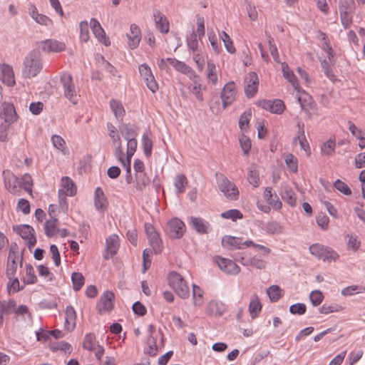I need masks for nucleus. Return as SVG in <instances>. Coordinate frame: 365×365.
Returning a JSON list of instances; mask_svg holds the SVG:
<instances>
[{
  "label": "nucleus",
  "mask_w": 365,
  "mask_h": 365,
  "mask_svg": "<svg viewBox=\"0 0 365 365\" xmlns=\"http://www.w3.org/2000/svg\"><path fill=\"white\" fill-rule=\"evenodd\" d=\"M128 39V46L131 49L137 48L141 39V31L140 28L135 24H131L130 32L127 34Z\"/></svg>",
  "instance_id": "nucleus-23"
},
{
  "label": "nucleus",
  "mask_w": 365,
  "mask_h": 365,
  "mask_svg": "<svg viewBox=\"0 0 365 365\" xmlns=\"http://www.w3.org/2000/svg\"><path fill=\"white\" fill-rule=\"evenodd\" d=\"M304 98L297 97V101L300 105L301 109L307 115L308 118L312 119L314 115H319L317 106L312 98L303 91Z\"/></svg>",
  "instance_id": "nucleus-6"
},
{
  "label": "nucleus",
  "mask_w": 365,
  "mask_h": 365,
  "mask_svg": "<svg viewBox=\"0 0 365 365\" xmlns=\"http://www.w3.org/2000/svg\"><path fill=\"white\" fill-rule=\"evenodd\" d=\"M33 180L29 174H24L19 178V189L23 188L32 196Z\"/></svg>",
  "instance_id": "nucleus-39"
},
{
  "label": "nucleus",
  "mask_w": 365,
  "mask_h": 365,
  "mask_svg": "<svg viewBox=\"0 0 365 365\" xmlns=\"http://www.w3.org/2000/svg\"><path fill=\"white\" fill-rule=\"evenodd\" d=\"M222 245L227 249H242V243L240 238L225 236L222 239Z\"/></svg>",
  "instance_id": "nucleus-36"
},
{
  "label": "nucleus",
  "mask_w": 365,
  "mask_h": 365,
  "mask_svg": "<svg viewBox=\"0 0 365 365\" xmlns=\"http://www.w3.org/2000/svg\"><path fill=\"white\" fill-rule=\"evenodd\" d=\"M192 83L189 86L190 91L200 101H203L202 90L201 80L198 76V78L192 79Z\"/></svg>",
  "instance_id": "nucleus-43"
},
{
  "label": "nucleus",
  "mask_w": 365,
  "mask_h": 365,
  "mask_svg": "<svg viewBox=\"0 0 365 365\" xmlns=\"http://www.w3.org/2000/svg\"><path fill=\"white\" fill-rule=\"evenodd\" d=\"M220 37L224 43L225 47L227 52H229L230 53H235L236 49L233 46L232 40L231 39L230 36L225 31H222Z\"/></svg>",
  "instance_id": "nucleus-57"
},
{
  "label": "nucleus",
  "mask_w": 365,
  "mask_h": 365,
  "mask_svg": "<svg viewBox=\"0 0 365 365\" xmlns=\"http://www.w3.org/2000/svg\"><path fill=\"white\" fill-rule=\"evenodd\" d=\"M110 106L117 120H122L125 114V110L122 103L119 101L112 99L110 101Z\"/></svg>",
  "instance_id": "nucleus-38"
},
{
  "label": "nucleus",
  "mask_w": 365,
  "mask_h": 365,
  "mask_svg": "<svg viewBox=\"0 0 365 365\" xmlns=\"http://www.w3.org/2000/svg\"><path fill=\"white\" fill-rule=\"evenodd\" d=\"M127 141L128 143L126 155L127 161L129 163L131 162V158L133 157L136 150L138 143L135 138L127 139Z\"/></svg>",
  "instance_id": "nucleus-55"
},
{
  "label": "nucleus",
  "mask_w": 365,
  "mask_h": 365,
  "mask_svg": "<svg viewBox=\"0 0 365 365\" xmlns=\"http://www.w3.org/2000/svg\"><path fill=\"white\" fill-rule=\"evenodd\" d=\"M0 117L8 123L16 121L18 116L14 105L9 103H2L0 106Z\"/></svg>",
  "instance_id": "nucleus-17"
},
{
  "label": "nucleus",
  "mask_w": 365,
  "mask_h": 365,
  "mask_svg": "<svg viewBox=\"0 0 365 365\" xmlns=\"http://www.w3.org/2000/svg\"><path fill=\"white\" fill-rule=\"evenodd\" d=\"M203 294L202 289L195 284H192V299L195 306L200 307L203 304Z\"/></svg>",
  "instance_id": "nucleus-45"
},
{
  "label": "nucleus",
  "mask_w": 365,
  "mask_h": 365,
  "mask_svg": "<svg viewBox=\"0 0 365 365\" xmlns=\"http://www.w3.org/2000/svg\"><path fill=\"white\" fill-rule=\"evenodd\" d=\"M33 232V228L27 225H21L17 228L18 234L22 238L28 240V245L29 247L34 246L36 242V240Z\"/></svg>",
  "instance_id": "nucleus-25"
},
{
  "label": "nucleus",
  "mask_w": 365,
  "mask_h": 365,
  "mask_svg": "<svg viewBox=\"0 0 365 365\" xmlns=\"http://www.w3.org/2000/svg\"><path fill=\"white\" fill-rule=\"evenodd\" d=\"M282 198L291 207L296 205L297 197L294 191L288 185H284L282 187Z\"/></svg>",
  "instance_id": "nucleus-32"
},
{
  "label": "nucleus",
  "mask_w": 365,
  "mask_h": 365,
  "mask_svg": "<svg viewBox=\"0 0 365 365\" xmlns=\"http://www.w3.org/2000/svg\"><path fill=\"white\" fill-rule=\"evenodd\" d=\"M297 128H298V138H299V143L300 145L301 148L304 150L305 152L310 153V147L309 145V143L306 139L305 133H304V123L299 121L297 123Z\"/></svg>",
  "instance_id": "nucleus-35"
},
{
  "label": "nucleus",
  "mask_w": 365,
  "mask_h": 365,
  "mask_svg": "<svg viewBox=\"0 0 365 365\" xmlns=\"http://www.w3.org/2000/svg\"><path fill=\"white\" fill-rule=\"evenodd\" d=\"M221 216L222 218L230 219L232 221H236L237 219L243 218L242 213L237 209H232L225 211L221 214Z\"/></svg>",
  "instance_id": "nucleus-59"
},
{
  "label": "nucleus",
  "mask_w": 365,
  "mask_h": 365,
  "mask_svg": "<svg viewBox=\"0 0 365 365\" xmlns=\"http://www.w3.org/2000/svg\"><path fill=\"white\" fill-rule=\"evenodd\" d=\"M218 187L225 196L231 200H236L239 197V190L235 183L222 176L220 180Z\"/></svg>",
  "instance_id": "nucleus-7"
},
{
  "label": "nucleus",
  "mask_w": 365,
  "mask_h": 365,
  "mask_svg": "<svg viewBox=\"0 0 365 365\" xmlns=\"http://www.w3.org/2000/svg\"><path fill=\"white\" fill-rule=\"evenodd\" d=\"M9 281L7 284V289L9 294L16 293L23 289V287H20L19 280L16 275L14 277H7Z\"/></svg>",
  "instance_id": "nucleus-48"
},
{
  "label": "nucleus",
  "mask_w": 365,
  "mask_h": 365,
  "mask_svg": "<svg viewBox=\"0 0 365 365\" xmlns=\"http://www.w3.org/2000/svg\"><path fill=\"white\" fill-rule=\"evenodd\" d=\"M60 83L63 88V96L73 104H76L78 101V95L71 74L63 72L60 76Z\"/></svg>",
  "instance_id": "nucleus-4"
},
{
  "label": "nucleus",
  "mask_w": 365,
  "mask_h": 365,
  "mask_svg": "<svg viewBox=\"0 0 365 365\" xmlns=\"http://www.w3.org/2000/svg\"><path fill=\"white\" fill-rule=\"evenodd\" d=\"M262 309V304L260 303L259 299L257 294H253L251 297L250 304H249V312L250 313L251 317L252 319L256 318Z\"/></svg>",
  "instance_id": "nucleus-34"
},
{
  "label": "nucleus",
  "mask_w": 365,
  "mask_h": 365,
  "mask_svg": "<svg viewBox=\"0 0 365 365\" xmlns=\"http://www.w3.org/2000/svg\"><path fill=\"white\" fill-rule=\"evenodd\" d=\"M167 61L169 62V63L175 70L187 75L190 79L198 78V75L195 73V71L184 62L173 58H168Z\"/></svg>",
  "instance_id": "nucleus-15"
},
{
  "label": "nucleus",
  "mask_w": 365,
  "mask_h": 365,
  "mask_svg": "<svg viewBox=\"0 0 365 365\" xmlns=\"http://www.w3.org/2000/svg\"><path fill=\"white\" fill-rule=\"evenodd\" d=\"M335 149V141L331 139H329L324 143L322 147V153L326 155H331Z\"/></svg>",
  "instance_id": "nucleus-63"
},
{
  "label": "nucleus",
  "mask_w": 365,
  "mask_h": 365,
  "mask_svg": "<svg viewBox=\"0 0 365 365\" xmlns=\"http://www.w3.org/2000/svg\"><path fill=\"white\" fill-rule=\"evenodd\" d=\"M148 239L150 247L153 248V253L155 255L160 253L163 250V246L159 234L156 233L148 236Z\"/></svg>",
  "instance_id": "nucleus-37"
},
{
  "label": "nucleus",
  "mask_w": 365,
  "mask_h": 365,
  "mask_svg": "<svg viewBox=\"0 0 365 365\" xmlns=\"http://www.w3.org/2000/svg\"><path fill=\"white\" fill-rule=\"evenodd\" d=\"M0 79L8 86H13L15 84L14 73L11 66L0 64Z\"/></svg>",
  "instance_id": "nucleus-20"
},
{
  "label": "nucleus",
  "mask_w": 365,
  "mask_h": 365,
  "mask_svg": "<svg viewBox=\"0 0 365 365\" xmlns=\"http://www.w3.org/2000/svg\"><path fill=\"white\" fill-rule=\"evenodd\" d=\"M73 288L75 291H79L84 284L85 278L81 273L73 272L71 275Z\"/></svg>",
  "instance_id": "nucleus-47"
},
{
  "label": "nucleus",
  "mask_w": 365,
  "mask_h": 365,
  "mask_svg": "<svg viewBox=\"0 0 365 365\" xmlns=\"http://www.w3.org/2000/svg\"><path fill=\"white\" fill-rule=\"evenodd\" d=\"M168 284L175 293L182 299L190 296V289L183 277L176 272H171L168 276Z\"/></svg>",
  "instance_id": "nucleus-3"
},
{
  "label": "nucleus",
  "mask_w": 365,
  "mask_h": 365,
  "mask_svg": "<svg viewBox=\"0 0 365 365\" xmlns=\"http://www.w3.org/2000/svg\"><path fill=\"white\" fill-rule=\"evenodd\" d=\"M83 347L88 351H93L98 361L101 360L104 354V348L98 344L96 341V336L93 333L87 334L83 341Z\"/></svg>",
  "instance_id": "nucleus-8"
},
{
  "label": "nucleus",
  "mask_w": 365,
  "mask_h": 365,
  "mask_svg": "<svg viewBox=\"0 0 365 365\" xmlns=\"http://www.w3.org/2000/svg\"><path fill=\"white\" fill-rule=\"evenodd\" d=\"M37 282V277L35 274L34 269L30 264H26V278L24 282L28 284H33Z\"/></svg>",
  "instance_id": "nucleus-50"
},
{
  "label": "nucleus",
  "mask_w": 365,
  "mask_h": 365,
  "mask_svg": "<svg viewBox=\"0 0 365 365\" xmlns=\"http://www.w3.org/2000/svg\"><path fill=\"white\" fill-rule=\"evenodd\" d=\"M187 45L193 53H196L198 50V42L197 40V34L192 32L187 38Z\"/></svg>",
  "instance_id": "nucleus-64"
},
{
  "label": "nucleus",
  "mask_w": 365,
  "mask_h": 365,
  "mask_svg": "<svg viewBox=\"0 0 365 365\" xmlns=\"http://www.w3.org/2000/svg\"><path fill=\"white\" fill-rule=\"evenodd\" d=\"M262 229L265 230L268 234H279L282 230V227L275 221H270L267 223L262 224Z\"/></svg>",
  "instance_id": "nucleus-42"
},
{
  "label": "nucleus",
  "mask_w": 365,
  "mask_h": 365,
  "mask_svg": "<svg viewBox=\"0 0 365 365\" xmlns=\"http://www.w3.org/2000/svg\"><path fill=\"white\" fill-rule=\"evenodd\" d=\"M62 188L58 190L60 203L65 202L66 196H73L76 193V187L73 181L68 177L61 178Z\"/></svg>",
  "instance_id": "nucleus-10"
},
{
  "label": "nucleus",
  "mask_w": 365,
  "mask_h": 365,
  "mask_svg": "<svg viewBox=\"0 0 365 365\" xmlns=\"http://www.w3.org/2000/svg\"><path fill=\"white\" fill-rule=\"evenodd\" d=\"M189 222L191 227L200 234H206L211 230L210 223L201 217H190Z\"/></svg>",
  "instance_id": "nucleus-21"
},
{
  "label": "nucleus",
  "mask_w": 365,
  "mask_h": 365,
  "mask_svg": "<svg viewBox=\"0 0 365 365\" xmlns=\"http://www.w3.org/2000/svg\"><path fill=\"white\" fill-rule=\"evenodd\" d=\"M90 26L94 36L101 43L106 46L110 45V42L109 39L106 38L105 31L97 19L92 18L90 21Z\"/></svg>",
  "instance_id": "nucleus-19"
},
{
  "label": "nucleus",
  "mask_w": 365,
  "mask_h": 365,
  "mask_svg": "<svg viewBox=\"0 0 365 365\" xmlns=\"http://www.w3.org/2000/svg\"><path fill=\"white\" fill-rule=\"evenodd\" d=\"M119 247V238L117 235H111L106 239V259L112 258L116 253Z\"/></svg>",
  "instance_id": "nucleus-24"
},
{
  "label": "nucleus",
  "mask_w": 365,
  "mask_h": 365,
  "mask_svg": "<svg viewBox=\"0 0 365 365\" xmlns=\"http://www.w3.org/2000/svg\"><path fill=\"white\" fill-rule=\"evenodd\" d=\"M207 312L210 315L222 316L227 309L226 305L219 301H210L206 307Z\"/></svg>",
  "instance_id": "nucleus-27"
},
{
  "label": "nucleus",
  "mask_w": 365,
  "mask_h": 365,
  "mask_svg": "<svg viewBox=\"0 0 365 365\" xmlns=\"http://www.w3.org/2000/svg\"><path fill=\"white\" fill-rule=\"evenodd\" d=\"M135 187L138 190H142L150 183V179L144 173L136 174Z\"/></svg>",
  "instance_id": "nucleus-53"
},
{
  "label": "nucleus",
  "mask_w": 365,
  "mask_h": 365,
  "mask_svg": "<svg viewBox=\"0 0 365 365\" xmlns=\"http://www.w3.org/2000/svg\"><path fill=\"white\" fill-rule=\"evenodd\" d=\"M334 187L345 195H350L351 194V190L349 186L339 179L334 182Z\"/></svg>",
  "instance_id": "nucleus-62"
},
{
  "label": "nucleus",
  "mask_w": 365,
  "mask_h": 365,
  "mask_svg": "<svg viewBox=\"0 0 365 365\" xmlns=\"http://www.w3.org/2000/svg\"><path fill=\"white\" fill-rule=\"evenodd\" d=\"M94 205L96 209L99 212L105 211L108 206L107 198L100 187L95 190Z\"/></svg>",
  "instance_id": "nucleus-26"
},
{
  "label": "nucleus",
  "mask_w": 365,
  "mask_h": 365,
  "mask_svg": "<svg viewBox=\"0 0 365 365\" xmlns=\"http://www.w3.org/2000/svg\"><path fill=\"white\" fill-rule=\"evenodd\" d=\"M243 265L250 264L257 269H264L266 267V261L259 258L257 256H254L249 261L246 262H241Z\"/></svg>",
  "instance_id": "nucleus-58"
},
{
  "label": "nucleus",
  "mask_w": 365,
  "mask_h": 365,
  "mask_svg": "<svg viewBox=\"0 0 365 365\" xmlns=\"http://www.w3.org/2000/svg\"><path fill=\"white\" fill-rule=\"evenodd\" d=\"M4 179L6 188L9 192L20 195L19 178L11 173L4 171Z\"/></svg>",
  "instance_id": "nucleus-16"
},
{
  "label": "nucleus",
  "mask_w": 365,
  "mask_h": 365,
  "mask_svg": "<svg viewBox=\"0 0 365 365\" xmlns=\"http://www.w3.org/2000/svg\"><path fill=\"white\" fill-rule=\"evenodd\" d=\"M285 163L290 171L297 173L298 170V164L297 158L292 153L285 155Z\"/></svg>",
  "instance_id": "nucleus-54"
},
{
  "label": "nucleus",
  "mask_w": 365,
  "mask_h": 365,
  "mask_svg": "<svg viewBox=\"0 0 365 365\" xmlns=\"http://www.w3.org/2000/svg\"><path fill=\"white\" fill-rule=\"evenodd\" d=\"M150 135V132H145L143 135L142 138V145L143 148V152L144 154L148 158H149L151 155L153 150V141Z\"/></svg>",
  "instance_id": "nucleus-40"
},
{
  "label": "nucleus",
  "mask_w": 365,
  "mask_h": 365,
  "mask_svg": "<svg viewBox=\"0 0 365 365\" xmlns=\"http://www.w3.org/2000/svg\"><path fill=\"white\" fill-rule=\"evenodd\" d=\"M66 46L63 43L56 40H46L43 42L42 49L46 52H60L65 50Z\"/></svg>",
  "instance_id": "nucleus-31"
},
{
  "label": "nucleus",
  "mask_w": 365,
  "mask_h": 365,
  "mask_svg": "<svg viewBox=\"0 0 365 365\" xmlns=\"http://www.w3.org/2000/svg\"><path fill=\"white\" fill-rule=\"evenodd\" d=\"M120 130L125 140L136 138L138 135V128L133 125H123L122 127L120 128Z\"/></svg>",
  "instance_id": "nucleus-41"
},
{
  "label": "nucleus",
  "mask_w": 365,
  "mask_h": 365,
  "mask_svg": "<svg viewBox=\"0 0 365 365\" xmlns=\"http://www.w3.org/2000/svg\"><path fill=\"white\" fill-rule=\"evenodd\" d=\"M339 10L354 13L355 10V3L354 0H340Z\"/></svg>",
  "instance_id": "nucleus-61"
},
{
  "label": "nucleus",
  "mask_w": 365,
  "mask_h": 365,
  "mask_svg": "<svg viewBox=\"0 0 365 365\" xmlns=\"http://www.w3.org/2000/svg\"><path fill=\"white\" fill-rule=\"evenodd\" d=\"M331 65L333 64L327 60L324 59L321 61V66L326 76L331 81H334L336 80V76L334 74Z\"/></svg>",
  "instance_id": "nucleus-56"
},
{
  "label": "nucleus",
  "mask_w": 365,
  "mask_h": 365,
  "mask_svg": "<svg viewBox=\"0 0 365 365\" xmlns=\"http://www.w3.org/2000/svg\"><path fill=\"white\" fill-rule=\"evenodd\" d=\"M79 28L81 41L85 43L88 42L90 38L88 22L86 21H81L79 24Z\"/></svg>",
  "instance_id": "nucleus-60"
},
{
  "label": "nucleus",
  "mask_w": 365,
  "mask_h": 365,
  "mask_svg": "<svg viewBox=\"0 0 365 365\" xmlns=\"http://www.w3.org/2000/svg\"><path fill=\"white\" fill-rule=\"evenodd\" d=\"M153 16L157 29L161 33L167 34L169 31V22L165 15L156 10L153 13Z\"/></svg>",
  "instance_id": "nucleus-28"
},
{
  "label": "nucleus",
  "mask_w": 365,
  "mask_h": 365,
  "mask_svg": "<svg viewBox=\"0 0 365 365\" xmlns=\"http://www.w3.org/2000/svg\"><path fill=\"white\" fill-rule=\"evenodd\" d=\"M207 79L213 85H216L217 82V76L216 73V66L211 61H207Z\"/></svg>",
  "instance_id": "nucleus-51"
},
{
  "label": "nucleus",
  "mask_w": 365,
  "mask_h": 365,
  "mask_svg": "<svg viewBox=\"0 0 365 365\" xmlns=\"http://www.w3.org/2000/svg\"><path fill=\"white\" fill-rule=\"evenodd\" d=\"M43 68L41 55L39 51H31L24 58L23 63L22 75L24 78L35 77Z\"/></svg>",
  "instance_id": "nucleus-1"
},
{
  "label": "nucleus",
  "mask_w": 365,
  "mask_h": 365,
  "mask_svg": "<svg viewBox=\"0 0 365 365\" xmlns=\"http://www.w3.org/2000/svg\"><path fill=\"white\" fill-rule=\"evenodd\" d=\"M267 294L271 302H277L282 297V289L278 285H272L267 289Z\"/></svg>",
  "instance_id": "nucleus-44"
},
{
  "label": "nucleus",
  "mask_w": 365,
  "mask_h": 365,
  "mask_svg": "<svg viewBox=\"0 0 365 365\" xmlns=\"http://www.w3.org/2000/svg\"><path fill=\"white\" fill-rule=\"evenodd\" d=\"M252 116L250 110L245 111L240 117L239 127L241 130L246 131L248 128L249 123Z\"/></svg>",
  "instance_id": "nucleus-52"
},
{
  "label": "nucleus",
  "mask_w": 365,
  "mask_h": 365,
  "mask_svg": "<svg viewBox=\"0 0 365 365\" xmlns=\"http://www.w3.org/2000/svg\"><path fill=\"white\" fill-rule=\"evenodd\" d=\"M23 254L19 253V247L16 243H11L7 257L6 275L7 277H14L16 275L18 267L23 264Z\"/></svg>",
  "instance_id": "nucleus-2"
},
{
  "label": "nucleus",
  "mask_w": 365,
  "mask_h": 365,
  "mask_svg": "<svg viewBox=\"0 0 365 365\" xmlns=\"http://www.w3.org/2000/svg\"><path fill=\"white\" fill-rule=\"evenodd\" d=\"M139 73L148 89L155 93L158 89V86L150 68L146 63L141 64L139 66Z\"/></svg>",
  "instance_id": "nucleus-9"
},
{
  "label": "nucleus",
  "mask_w": 365,
  "mask_h": 365,
  "mask_svg": "<svg viewBox=\"0 0 365 365\" xmlns=\"http://www.w3.org/2000/svg\"><path fill=\"white\" fill-rule=\"evenodd\" d=\"M310 253L323 261H336L339 255L332 248L323 245L315 243L312 245L309 248Z\"/></svg>",
  "instance_id": "nucleus-5"
},
{
  "label": "nucleus",
  "mask_w": 365,
  "mask_h": 365,
  "mask_svg": "<svg viewBox=\"0 0 365 365\" xmlns=\"http://www.w3.org/2000/svg\"><path fill=\"white\" fill-rule=\"evenodd\" d=\"M259 105L263 109L276 114L282 113L285 109V105L283 101L279 99L274 101L263 100L259 102Z\"/></svg>",
  "instance_id": "nucleus-18"
},
{
  "label": "nucleus",
  "mask_w": 365,
  "mask_h": 365,
  "mask_svg": "<svg viewBox=\"0 0 365 365\" xmlns=\"http://www.w3.org/2000/svg\"><path fill=\"white\" fill-rule=\"evenodd\" d=\"M16 305V302L14 299L0 301V311L4 314H9L15 310Z\"/></svg>",
  "instance_id": "nucleus-46"
},
{
  "label": "nucleus",
  "mask_w": 365,
  "mask_h": 365,
  "mask_svg": "<svg viewBox=\"0 0 365 365\" xmlns=\"http://www.w3.org/2000/svg\"><path fill=\"white\" fill-rule=\"evenodd\" d=\"M236 96L235 84L233 81L226 83L221 92V98L223 108H225L231 105Z\"/></svg>",
  "instance_id": "nucleus-14"
},
{
  "label": "nucleus",
  "mask_w": 365,
  "mask_h": 365,
  "mask_svg": "<svg viewBox=\"0 0 365 365\" xmlns=\"http://www.w3.org/2000/svg\"><path fill=\"white\" fill-rule=\"evenodd\" d=\"M282 70L283 76L291 83L294 89L297 92L301 91V88L299 85L297 77L292 71H291L286 63H282Z\"/></svg>",
  "instance_id": "nucleus-29"
},
{
  "label": "nucleus",
  "mask_w": 365,
  "mask_h": 365,
  "mask_svg": "<svg viewBox=\"0 0 365 365\" xmlns=\"http://www.w3.org/2000/svg\"><path fill=\"white\" fill-rule=\"evenodd\" d=\"M214 261L220 269L226 274L236 275L240 272V267L232 260L216 256L214 257Z\"/></svg>",
  "instance_id": "nucleus-11"
},
{
  "label": "nucleus",
  "mask_w": 365,
  "mask_h": 365,
  "mask_svg": "<svg viewBox=\"0 0 365 365\" xmlns=\"http://www.w3.org/2000/svg\"><path fill=\"white\" fill-rule=\"evenodd\" d=\"M45 234L47 237H51L58 234V221L55 217L47 220L44 224Z\"/></svg>",
  "instance_id": "nucleus-30"
},
{
  "label": "nucleus",
  "mask_w": 365,
  "mask_h": 365,
  "mask_svg": "<svg viewBox=\"0 0 365 365\" xmlns=\"http://www.w3.org/2000/svg\"><path fill=\"white\" fill-rule=\"evenodd\" d=\"M259 79L256 73H249L245 78V93L247 98H252L257 93Z\"/></svg>",
  "instance_id": "nucleus-13"
},
{
  "label": "nucleus",
  "mask_w": 365,
  "mask_h": 365,
  "mask_svg": "<svg viewBox=\"0 0 365 365\" xmlns=\"http://www.w3.org/2000/svg\"><path fill=\"white\" fill-rule=\"evenodd\" d=\"M166 232L171 238H180L185 232V225L180 219L173 218L167 223Z\"/></svg>",
  "instance_id": "nucleus-12"
},
{
  "label": "nucleus",
  "mask_w": 365,
  "mask_h": 365,
  "mask_svg": "<svg viewBox=\"0 0 365 365\" xmlns=\"http://www.w3.org/2000/svg\"><path fill=\"white\" fill-rule=\"evenodd\" d=\"M76 311L71 306L66 309L65 328L68 331H72L76 327Z\"/></svg>",
  "instance_id": "nucleus-33"
},
{
  "label": "nucleus",
  "mask_w": 365,
  "mask_h": 365,
  "mask_svg": "<svg viewBox=\"0 0 365 365\" xmlns=\"http://www.w3.org/2000/svg\"><path fill=\"white\" fill-rule=\"evenodd\" d=\"M114 294L112 292L107 291L101 297L97 304V309L100 313L109 312L113 309V299Z\"/></svg>",
  "instance_id": "nucleus-22"
},
{
  "label": "nucleus",
  "mask_w": 365,
  "mask_h": 365,
  "mask_svg": "<svg viewBox=\"0 0 365 365\" xmlns=\"http://www.w3.org/2000/svg\"><path fill=\"white\" fill-rule=\"evenodd\" d=\"M187 184V180L183 174L178 175L174 180V185L178 193H182L185 191V187Z\"/></svg>",
  "instance_id": "nucleus-49"
}]
</instances>
